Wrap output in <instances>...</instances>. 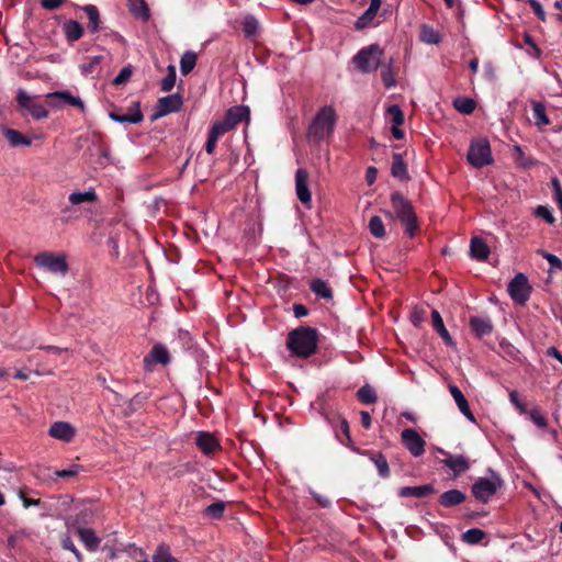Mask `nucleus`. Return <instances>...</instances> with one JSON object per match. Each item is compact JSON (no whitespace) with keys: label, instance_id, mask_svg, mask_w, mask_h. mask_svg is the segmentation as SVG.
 <instances>
[{"label":"nucleus","instance_id":"1","mask_svg":"<svg viewBox=\"0 0 562 562\" xmlns=\"http://www.w3.org/2000/svg\"><path fill=\"white\" fill-rule=\"evenodd\" d=\"M318 346V331L311 326H300L288 334L286 347L299 358L312 357Z\"/></svg>","mask_w":562,"mask_h":562},{"label":"nucleus","instance_id":"2","mask_svg":"<svg viewBox=\"0 0 562 562\" xmlns=\"http://www.w3.org/2000/svg\"><path fill=\"white\" fill-rule=\"evenodd\" d=\"M338 116L331 105L322 106L306 132V138L310 143L319 144L322 140L330 138L334 134Z\"/></svg>","mask_w":562,"mask_h":562},{"label":"nucleus","instance_id":"3","mask_svg":"<svg viewBox=\"0 0 562 562\" xmlns=\"http://www.w3.org/2000/svg\"><path fill=\"white\" fill-rule=\"evenodd\" d=\"M391 204L397 220L405 227V233L409 237H414L419 232V225L411 201L404 198L400 191H395L391 194Z\"/></svg>","mask_w":562,"mask_h":562},{"label":"nucleus","instance_id":"4","mask_svg":"<svg viewBox=\"0 0 562 562\" xmlns=\"http://www.w3.org/2000/svg\"><path fill=\"white\" fill-rule=\"evenodd\" d=\"M490 473L488 477H479L471 488L473 496L483 504H486L504 484L499 474L492 470Z\"/></svg>","mask_w":562,"mask_h":562},{"label":"nucleus","instance_id":"5","mask_svg":"<svg viewBox=\"0 0 562 562\" xmlns=\"http://www.w3.org/2000/svg\"><path fill=\"white\" fill-rule=\"evenodd\" d=\"M383 49L378 44H371L360 49L352 58L356 67L364 74L373 72L381 66Z\"/></svg>","mask_w":562,"mask_h":562},{"label":"nucleus","instance_id":"6","mask_svg":"<svg viewBox=\"0 0 562 562\" xmlns=\"http://www.w3.org/2000/svg\"><path fill=\"white\" fill-rule=\"evenodd\" d=\"M37 267L41 269L65 277L69 271L67 255L65 252L42 251L37 254Z\"/></svg>","mask_w":562,"mask_h":562},{"label":"nucleus","instance_id":"7","mask_svg":"<svg viewBox=\"0 0 562 562\" xmlns=\"http://www.w3.org/2000/svg\"><path fill=\"white\" fill-rule=\"evenodd\" d=\"M467 159L475 168H482L493 162L491 146L488 140L479 139L471 143Z\"/></svg>","mask_w":562,"mask_h":562},{"label":"nucleus","instance_id":"8","mask_svg":"<svg viewBox=\"0 0 562 562\" xmlns=\"http://www.w3.org/2000/svg\"><path fill=\"white\" fill-rule=\"evenodd\" d=\"M531 286L524 273H517L508 283V294L519 305H524L530 297Z\"/></svg>","mask_w":562,"mask_h":562},{"label":"nucleus","instance_id":"9","mask_svg":"<svg viewBox=\"0 0 562 562\" xmlns=\"http://www.w3.org/2000/svg\"><path fill=\"white\" fill-rule=\"evenodd\" d=\"M325 417L333 426L336 438L339 440V442L346 447H351L352 438L350 435L348 420L339 414L326 415Z\"/></svg>","mask_w":562,"mask_h":562},{"label":"nucleus","instance_id":"10","mask_svg":"<svg viewBox=\"0 0 562 562\" xmlns=\"http://www.w3.org/2000/svg\"><path fill=\"white\" fill-rule=\"evenodd\" d=\"M170 362V355L166 346L155 344L148 355L143 360L144 369L148 372L153 371L155 364L167 366Z\"/></svg>","mask_w":562,"mask_h":562},{"label":"nucleus","instance_id":"11","mask_svg":"<svg viewBox=\"0 0 562 562\" xmlns=\"http://www.w3.org/2000/svg\"><path fill=\"white\" fill-rule=\"evenodd\" d=\"M401 438L405 448L414 456L420 457L425 452V440L413 428H406L402 431Z\"/></svg>","mask_w":562,"mask_h":562},{"label":"nucleus","instance_id":"12","mask_svg":"<svg viewBox=\"0 0 562 562\" xmlns=\"http://www.w3.org/2000/svg\"><path fill=\"white\" fill-rule=\"evenodd\" d=\"M250 110L246 105H235L227 110L225 117L221 120L231 131L243 121H249Z\"/></svg>","mask_w":562,"mask_h":562},{"label":"nucleus","instance_id":"13","mask_svg":"<svg viewBox=\"0 0 562 562\" xmlns=\"http://www.w3.org/2000/svg\"><path fill=\"white\" fill-rule=\"evenodd\" d=\"M441 453L446 456L441 463L449 468L453 472V476L457 477L470 469L469 459L462 454H450L443 450Z\"/></svg>","mask_w":562,"mask_h":562},{"label":"nucleus","instance_id":"14","mask_svg":"<svg viewBox=\"0 0 562 562\" xmlns=\"http://www.w3.org/2000/svg\"><path fill=\"white\" fill-rule=\"evenodd\" d=\"M46 102L49 105L59 106L61 104H69L79 108L81 111L85 110L83 102L80 98L74 97L69 91H57L49 93L46 97Z\"/></svg>","mask_w":562,"mask_h":562},{"label":"nucleus","instance_id":"15","mask_svg":"<svg viewBox=\"0 0 562 562\" xmlns=\"http://www.w3.org/2000/svg\"><path fill=\"white\" fill-rule=\"evenodd\" d=\"M295 191L297 199L307 205L312 201V195L308 189V172L305 169H297L295 172Z\"/></svg>","mask_w":562,"mask_h":562},{"label":"nucleus","instance_id":"16","mask_svg":"<svg viewBox=\"0 0 562 562\" xmlns=\"http://www.w3.org/2000/svg\"><path fill=\"white\" fill-rule=\"evenodd\" d=\"M182 106V98L179 94H170L158 100V110L154 119L178 112Z\"/></svg>","mask_w":562,"mask_h":562},{"label":"nucleus","instance_id":"17","mask_svg":"<svg viewBox=\"0 0 562 562\" xmlns=\"http://www.w3.org/2000/svg\"><path fill=\"white\" fill-rule=\"evenodd\" d=\"M469 326L479 339L490 336L494 329L492 321L488 317L482 316H471L469 319Z\"/></svg>","mask_w":562,"mask_h":562},{"label":"nucleus","instance_id":"18","mask_svg":"<svg viewBox=\"0 0 562 562\" xmlns=\"http://www.w3.org/2000/svg\"><path fill=\"white\" fill-rule=\"evenodd\" d=\"M110 117L115 122L130 124L140 123L144 119L143 113L140 111V104L138 101L133 102L132 106L130 108V113L120 114L115 111H112L110 113Z\"/></svg>","mask_w":562,"mask_h":562},{"label":"nucleus","instance_id":"19","mask_svg":"<svg viewBox=\"0 0 562 562\" xmlns=\"http://www.w3.org/2000/svg\"><path fill=\"white\" fill-rule=\"evenodd\" d=\"M195 443L204 454H212L221 449L220 441L210 432L201 431L198 434Z\"/></svg>","mask_w":562,"mask_h":562},{"label":"nucleus","instance_id":"20","mask_svg":"<svg viewBox=\"0 0 562 562\" xmlns=\"http://www.w3.org/2000/svg\"><path fill=\"white\" fill-rule=\"evenodd\" d=\"M50 437L69 442L75 437V428L67 422H55L48 430Z\"/></svg>","mask_w":562,"mask_h":562},{"label":"nucleus","instance_id":"21","mask_svg":"<svg viewBox=\"0 0 562 562\" xmlns=\"http://www.w3.org/2000/svg\"><path fill=\"white\" fill-rule=\"evenodd\" d=\"M361 454L369 457V459L376 467L378 473L382 479H387L391 475L389 462L382 452L364 450Z\"/></svg>","mask_w":562,"mask_h":562},{"label":"nucleus","instance_id":"22","mask_svg":"<svg viewBox=\"0 0 562 562\" xmlns=\"http://www.w3.org/2000/svg\"><path fill=\"white\" fill-rule=\"evenodd\" d=\"M435 493L436 488L432 484H425L419 486H403L398 490L397 495L400 497L423 498Z\"/></svg>","mask_w":562,"mask_h":562},{"label":"nucleus","instance_id":"23","mask_svg":"<svg viewBox=\"0 0 562 562\" xmlns=\"http://www.w3.org/2000/svg\"><path fill=\"white\" fill-rule=\"evenodd\" d=\"M431 323L434 329L438 333V335L441 337L445 344L447 346L456 348V341L452 339L451 335L446 328L443 319L437 310H432L431 312Z\"/></svg>","mask_w":562,"mask_h":562},{"label":"nucleus","instance_id":"24","mask_svg":"<svg viewBox=\"0 0 562 562\" xmlns=\"http://www.w3.org/2000/svg\"><path fill=\"white\" fill-rule=\"evenodd\" d=\"M465 499L467 495L463 492L457 488H452L443 492L439 496L438 503L445 508H450L462 504Z\"/></svg>","mask_w":562,"mask_h":562},{"label":"nucleus","instance_id":"25","mask_svg":"<svg viewBox=\"0 0 562 562\" xmlns=\"http://www.w3.org/2000/svg\"><path fill=\"white\" fill-rule=\"evenodd\" d=\"M449 391H450V394L452 395L453 400L456 401L460 412L470 422H475V417H474L473 413L471 412L469 403H468L465 396L463 395V393L461 392V390L457 385L450 384L449 385Z\"/></svg>","mask_w":562,"mask_h":562},{"label":"nucleus","instance_id":"26","mask_svg":"<svg viewBox=\"0 0 562 562\" xmlns=\"http://www.w3.org/2000/svg\"><path fill=\"white\" fill-rule=\"evenodd\" d=\"M470 255L473 259L485 260L490 255V247L481 237H472L470 243Z\"/></svg>","mask_w":562,"mask_h":562},{"label":"nucleus","instance_id":"27","mask_svg":"<svg viewBox=\"0 0 562 562\" xmlns=\"http://www.w3.org/2000/svg\"><path fill=\"white\" fill-rule=\"evenodd\" d=\"M310 289L319 299L331 301L334 297V293L329 284L319 278H315L311 281Z\"/></svg>","mask_w":562,"mask_h":562},{"label":"nucleus","instance_id":"28","mask_svg":"<svg viewBox=\"0 0 562 562\" xmlns=\"http://www.w3.org/2000/svg\"><path fill=\"white\" fill-rule=\"evenodd\" d=\"M77 531H78L79 539L82 541V543L85 544V547L88 551L93 552V551L98 550L101 539L99 537H97L95 532L92 529L78 528Z\"/></svg>","mask_w":562,"mask_h":562},{"label":"nucleus","instance_id":"29","mask_svg":"<svg viewBox=\"0 0 562 562\" xmlns=\"http://www.w3.org/2000/svg\"><path fill=\"white\" fill-rule=\"evenodd\" d=\"M3 136L5 139L10 143L13 147L19 146H30L32 144V139L22 135L20 132L9 128L7 126H3L1 128Z\"/></svg>","mask_w":562,"mask_h":562},{"label":"nucleus","instance_id":"30","mask_svg":"<svg viewBox=\"0 0 562 562\" xmlns=\"http://www.w3.org/2000/svg\"><path fill=\"white\" fill-rule=\"evenodd\" d=\"M391 175L402 181L409 179L406 164L404 162L402 155L398 153L393 154Z\"/></svg>","mask_w":562,"mask_h":562},{"label":"nucleus","instance_id":"31","mask_svg":"<svg viewBox=\"0 0 562 562\" xmlns=\"http://www.w3.org/2000/svg\"><path fill=\"white\" fill-rule=\"evenodd\" d=\"M381 3H382V0H371L369 8L356 22V27L357 29L366 27L376 15V13L381 7Z\"/></svg>","mask_w":562,"mask_h":562},{"label":"nucleus","instance_id":"32","mask_svg":"<svg viewBox=\"0 0 562 562\" xmlns=\"http://www.w3.org/2000/svg\"><path fill=\"white\" fill-rule=\"evenodd\" d=\"M16 102L21 110L27 112L33 116L35 115L34 98L22 88L18 90Z\"/></svg>","mask_w":562,"mask_h":562},{"label":"nucleus","instance_id":"33","mask_svg":"<svg viewBox=\"0 0 562 562\" xmlns=\"http://www.w3.org/2000/svg\"><path fill=\"white\" fill-rule=\"evenodd\" d=\"M63 30L68 42H76L83 35L82 25L74 20L65 22Z\"/></svg>","mask_w":562,"mask_h":562},{"label":"nucleus","instance_id":"34","mask_svg":"<svg viewBox=\"0 0 562 562\" xmlns=\"http://www.w3.org/2000/svg\"><path fill=\"white\" fill-rule=\"evenodd\" d=\"M69 202L72 205H78L85 202L93 203L98 200V195L93 189L86 192H72L68 196Z\"/></svg>","mask_w":562,"mask_h":562},{"label":"nucleus","instance_id":"35","mask_svg":"<svg viewBox=\"0 0 562 562\" xmlns=\"http://www.w3.org/2000/svg\"><path fill=\"white\" fill-rule=\"evenodd\" d=\"M130 10L136 16L143 21H148L150 18L149 9L145 0H128Z\"/></svg>","mask_w":562,"mask_h":562},{"label":"nucleus","instance_id":"36","mask_svg":"<svg viewBox=\"0 0 562 562\" xmlns=\"http://www.w3.org/2000/svg\"><path fill=\"white\" fill-rule=\"evenodd\" d=\"M419 38L427 44H439L441 42L440 34L430 25L423 24L420 26Z\"/></svg>","mask_w":562,"mask_h":562},{"label":"nucleus","instance_id":"37","mask_svg":"<svg viewBox=\"0 0 562 562\" xmlns=\"http://www.w3.org/2000/svg\"><path fill=\"white\" fill-rule=\"evenodd\" d=\"M381 79L384 87L387 89L396 85L393 58H390L387 64L382 65Z\"/></svg>","mask_w":562,"mask_h":562},{"label":"nucleus","instance_id":"38","mask_svg":"<svg viewBox=\"0 0 562 562\" xmlns=\"http://www.w3.org/2000/svg\"><path fill=\"white\" fill-rule=\"evenodd\" d=\"M453 106L462 114H471L475 110L476 102L467 97H460L453 100Z\"/></svg>","mask_w":562,"mask_h":562},{"label":"nucleus","instance_id":"39","mask_svg":"<svg viewBox=\"0 0 562 562\" xmlns=\"http://www.w3.org/2000/svg\"><path fill=\"white\" fill-rule=\"evenodd\" d=\"M83 11L86 12L89 19V30L92 33L98 32L100 27V15L98 8L92 4H87L83 7Z\"/></svg>","mask_w":562,"mask_h":562},{"label":"nucleus","instance_id":"40","mask_svg":"<svg viewBox=\"0 0 562 562\" xmlns=\"http://www.w3.org/2000/svg\"><path fill=\"white\" fill-rule=\"evenodd\" d=\"M196 64V54L193 52H186L180 59V71L183 76L189 75Z\"/></svg>","mask_w":562,"mask_h":562},{"label":"nucleus","instance_id":"41","mask_svg":"<svg viewBox=\"0 0 562 562\" xmlns=\"http://www.w3.org/2000/svg\"><path fill=\"white\" fill-rule=\"evenodd\" d=\"M532 111L538 127L550 124V120L546 113V106L541 102H532Z\"/></svg>","mask_w":562,"mask_h":562},{"label":"nucleus","instance_id":"42","mask_svg":"<svg viewBox=\"0 0 562 562\" xmlns=\"http://www.w3.org/2000/svg\"><path fill=\"white\" fill-rule=\"evenodd\" d=\"M357 398L362 404H373L376 402L378 396L374 389L367 384L357 391Z\"/></svg>","mask_w":562,"mask_h":562},{"label":"nucleus","instance_id":"43","mask_svg":"<svg viewBox=\"0 0 562 562\" xmlns=\"http://www.w3.org/2000/svg\"><path fill=\"white\" fill-rule=\"evenodd\" d=\"M485 536L486 533L483 530L472 528L462 535V540L469 544H477L485 538Z\"/></svg>","mask_w":562,"mask_h":562},{"label":"nucleus","instance_id":"44","mask_svg":"<svg viewBox=\"0 0 562 562\" xmlns=\"http://www.w3.org/2000/svg\"><path fill=\"white\" fill-rule=\"evenodd\" d=\"M369 229H370V233L375 237V238H383L385 236V228H384V224L381 220L380 216H372L369 221Z\"/></svg>","mask_w":562,"mask_h":562},{"label":"nucleus","instance_id":"45","mask_svg":"<svg viewBox=\"0 0 562 562\" xmlns=\"http://www.w3.org/2000/svg\"><path fill=\"white\" fill-rule=\"evenodd\" d=\"M515 162L522 168L530 167L533 161L528 157L519 145H515L513 148Z\"/></svg>","mask_w":562,"mask_h":562},{"label":"nucleus","instance_id":"46","mask_svg":"<svg viewBox=\"0 0 562 562\" xmlns=\"http://www.w3.org/2000/svg\"><path fill=\"white\" fill-rule=\"evenodd\" d=\"M386 113L392 122V125H402L404 123V112L397 104L390 105L386 109Z\"/></svg>","mask_w":562,"mask_h":562},{"label":"nucleus","instance_id":"47","mask_svg":"<svg viewBox=\"0 0 562 562\" xmlns=\"http://www.w3.org/2000/svg\"><path fill=\"white\" fill-rule=\"evenodd\" d=\"M227 132H229V130L222 121H215L210 127L207 137L217 142L218 138Z\"/></svg>","mask_w":562,"mask_h":562},{"label":"nucleus","instance_id":"48","mask_svg":"<svg viewBox=\"0 0 562 562\" xmlns=\"http://www.w3.org/2000/svg\"><path fill=\"white\" fill-rule=\"evenodd\" d=\"M225 512V503L222 501L212 503L205 508V514L213 519H220L223 517Z\"/></svg>","mask_w":562,"mask_h":562},{"label":"nucleus","instance_id":"49","mask_svg":"<svg viewBox=\"0 0 562 562\" xmlns=\"http://www.w3.org/2000/svg\"><path fill=\"white\" fill-rule=\"evenodd\" d=\"M175 83H176V68H175V66L170 65L168 67V74L161 80V90L164 92H169L175 87Z\"/></svg>","mask_w":562,"mask_h":562},{"label":"nucleus","instance_id":"50","mask_svg":"<svg viewBox=\"0 0 562 562\" xmlns=\"http://www.w3.org/2000/svg\"><path fill=\"white\" fill-rule=\"evenodd\" d=\"M153 562H179L171 555L168 548H158L157 552L153 558Z\"/></svg>","mask_w":562,"mask_h":562},{"label":"nucleus","instance_id":"51","mask_svg":"<svg viewBox=\"0 0 562 562\" xmlns=\"http://www.w3.org/2000/svg\"><path fill=\"white\" fill-rule=\"evenodd\" d=\"M132 74H133V68L131 65L123 67L121 69V71L119 72V75L113 79V85L114 86L124 85L125 82H127L130 80V78L132 77Z\"/></svg>","mask_w":562,"mask_h":562},{"label":"nucleus","instance_id":"52","mask_svg":"<svg viewBox=\"0 0 562 562\" xmlns=\"http://www.w3.org/2000/svg\"><path fill=\"white\" fill-rule=\"evenodd\" d=\"M257 21L252 16L246 18L243 22V32L246 37L254 36L257 32Z\"/></svg>","mask_w":562,"mask_h":562},{"label":"nucleus","instance_id":"53","mask_svg":"<svg viewBox=\"0 0 562 562\" xmlns=\"http://www.w3.org/2000/svg\"><path fill=\"white\" fill-rule=\"evenodd\" d=\"M61 546H63V548L65 550L71 551L75 554V557L77 559V562H82L83 561L82 554L76 548V546L72 542V540L70 539V537H68V536L64 537L63 540H61Z\"/></svg>","mask_w":562,"mask_h":562},{"label":"nucleus","instance_id":"54","mask_svg":"<svg viewBox=\"0 0 562 562\" xmlns=\"http://www.w3.org/2000/svg\"><path fill=\"white\" fill-rule=\"evenodd\" d=\"M509 401L519 411L520 414L527 413L526 404L519 398L517 391L509 392Z\"/></svg>","mask_w":562,"mask_h":562},{"label":"nucleus","instance_id":"55","mask_svg":"<svg viewBox=\"0 0 562 562\" xmlns=\"http://www.w3.org/2000/svg\"><path fill=\"white\" fill-rule=\"evenodd\" d=\"M539 252L542 255L544 259H547L551 268L562 270V260L558 256L547 252L544 250H540Z\"/></svg>","mask_w":562,"mask_h":562},{"label":"nucleus","instance_id":"56","mask_svg":"<svg viewBox=\"0 0 562 562\" xmlns=\"http://www.w3.org/2000/svg\"><path fill=\"white\" fill-rule=\"evenodd\" d=\"M528 4L532 8L536 16L542 21L546 22L547 14L546 11L542 8V4L538 0H527Z\"/></svg>","mask_w":562,"mask_h":562},{"label":"nucleus","instance_id":"57","mask_svg":"<svg viewBox=\"0 0 562 562\" xmlns=\"http://www.w3.org/2000/svg\"><path fill=\"white\" fill-rule=\"evenodd\" d=\"M551 184H552L553 194H554V199L558 203V206L560 210H562V186L560 183V180L558 178H553L551 180Z\"/></svg>","mask_w":562,"mask_h":562},{"label":"nucleus","instance_id":"58","mask_svg":"<svg viewBox=\"0 0 562 562\" xmlns=\"http://www.w3.org/2000/svg\"><path fill=\"white\" fill-rule=\"evenodd\" d=\"M536 215L543 218L549 224H552L555 221L552 212L547 206L539 205L536 210Z\"/></svg>","mask_w":562,"mask_h":562},{"label":"nucleus","instance_id":"59","mask_svg":"<svg viewBox=\"0 0 562 562\" xmlns=\"http://www.w3.org/2000/svg\"><path fill=\"white\" fill-rule=\"evenodd\" d=\"M79 469L80 465H72L70 469L55 471V475L61 479L72 477L79 473Z\"/></svg>","mask_w":562,"mask_h":562},{"label":"nucleus","instance_id":"60","mask_svg":"<svg viewBox=\"0 0 562 562\" xmlns=\"http://www.w3.org/2000/svg\"><path fill=\"white\" fill-rule=\"evenodd\" d=\"M530 419L540 428L547 427V419L540 414L538 409H532L530 413Z\"/></svg>","mask_w":562,"mask_h":562},{"label":"nucleus","instance_id":"61","mask_svg":"<svg viewBox=\"0 0 562 562\" xmlns=\"http://www.w3.org/2000/svg\"><path fill=\"white\" fill-rule=\"evenodd\" d=\"M66 0H41V5L48 10L53 11L60 7Z\"/></svg>","mask_w":562,"mask_h":562},{"label":"nucleus","instance_id":"62","mask_svg":"<svg viewBox=\"0 0 562 562\" xmlns=\"http://www.w3.org/2000/svg\"><path fill=\"white\" fill-rule=\"evenodd\" d=\"M313 498L318 503V505L323 508H327L330 506L331 502L327 496L321 495L318 493H312Z\"/></svg>","mask_w":562,"mask_h":562},{"label":"nucleus","instance_id":"63","mask_svg":"<svg viewBox=\"0 0 562 562\" xmlns=\"http://www.w3.org/2000/svg\"><path fill=\"white\" fill-rule=\"evenodd\" d=\"M102 56H94L90 58V61L83 66L85 71L93 72L95 66L101 61Z\"/></svg>","mask_w":562,"mask_h":562},{"label":"nucleus","instance_id":"64","mask_svg":"<svg viewBox=\"0 0 562 562\" xmlns=\"http://www.w3.org/2000/svg\"><path fill=\"white\" fill-rule=\"evenodd\" d=\"M293 312L295 317H305L308 315V308L303 304H294Z\"/></svg>","mask_w":562,"mask_h":562}]
</instances>
